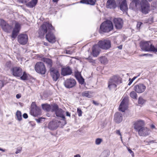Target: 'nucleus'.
<instances>
[{
  "label": "nucleus",
  "mask_w": 157,
  "mask_h": 157,
  "mask_svg": "<svg viewBox=\"0 0 157 157\" xmlns=\"http://www.w3.org/2000/svg\"><path fill=\"white\" fill-rule=\"evenodd\" d=\"M56 116L62 118L63 119H65V117L63 115V111L61 109H59L55 112Z\"/></svg>",
  "instance_id": "obj_27"
},
{
  "label": "nucleus",
  "mask_w": 157,
  "mask_h": 157,
  "mask_svg": "<svg viewBox=\"0 0 157 157\" xmlns=\"http://www.w3.org/2000/svg\"><path fill=\"white\" fill-rule=\"evenodd\" d=\"M43 119H44V118L41 117L38 119H36L35 120L38 123H40L42 121V120Z\"/></svg>",
  "instance_id": "obj_45"
},
{
  "label": "nucleus",
  "mask_w": 157,
  "mask_h": 157,
  "mask_svg": "<svg viewBox=\"0 0 157 157\" xmlns=\"http://www.w3.org/2000/svg\"><path fill=\"white\" fill-rule=\"evenodd\" d=\"M0 26L4 31L7 33L10 32L12 28L11 25L2 19H0Z\"/></svg>",
  "instance_id": "obj_7"
},
{
  "label": "nucleus",
  "mask_w": 157,
  "mask_h": 157,
  "mask_svg": "<svg viewBox=\"0 0 157 157\" xmlns=\"http://www.w3.org/2000/svg\"><path fill=\"white\" fill-rule=\"evenodd\" d=\"M20 29V24L16 22L15 24L14 28L12 32L11 37L13 39H15Z\"/></svg>",
  "instance_id": "obj_14"
},
{
  "label": "nucleus",
  "mask_w": 157,
  "mask_h": 157,
  "mask_svg": "<svg viewBox=\"0 0 157 157\" xmlns=\"http://www.w3.org/2000/svg\"><path fill=\"white\" fill-rule=\"evenodd\" d=\"M122 120L123 115L121 113L117 112L115 114L114 120L116 122L119 123L122 121Z\"/></svg>",
  "instance_id": "obj_24"
},
{
  "label": "nucleus",
  "mask_w": 157,
  "mask_h": 157,
  "mask_svg": "<svg viewBox=\"0 0 157 157\" xmlns=\"http://www.w3.org/2000/svg\"><path fill=\"white\" fill-rule=\"evenodd\" d=\"M60 123V122L58 120H53L49 123L48 128L52 130L56 129L59 125Z\"/></svg>",
  "instance_id": "obj_15"
},
{
  "label": "nucleus",
  "mask_w": 157,
  "mask_h": 157,
  "mask_svg": "<svg viewBox=\"0 0 157 157\" xmlns=\"http://www.w3.org/2000/svg\"><path fill=\"white\" fill-rule=\"evenodd\" d=\"M58 107V106L57 105L54 104L51 106V110L52 112L54 111L56 112L59 109Z\"/></svg>",
  "instance_id": "obj_39"
},
{
  "label": "nucleus",
  "mask_w": 157,
  "mask_h": 157,
  "mask_svg": "<svg viewBox=\"0 0 157 157\" xmlns=\"http://www.w3.org/2000/svg\"><path fill=\"white\" fill-rule=\"evenodd\" d=\"M113 29V25L112 22L110 21H107L103 22L100 26L99 32H109Z\"/></svg>",
  "instance_id": "obj_2"
},
{
  "label": "nucleus",
  "mask_w": 157,
  "mask_h": 157,
  "mask_svg": "<svg viewBox=\"0 0 157 157\" xmlns=\"http://www.w3.org/2000/svg\"><path fill=\"white\" fill-rule=\"evenodd\" d=\"M145 102V101L142 98L140 97L138 100V103L142 105Z\"/></svg>",
  "instance_id": "obj_41"
},
{
  "label": "nucleus",
  "mask_w": 157,
  "mask_h": 157,
  "mask_svg": "<svg viewBox=\"0 0 157 157\" xmlns=\"http://www.w3.org/2000/svg\"><path fill=\"white\" fill-rule=\"evenodd\" d=\"M20 79L22 80H26L28 79V76L25 71L22 72V75L20 76Z\"/></svg>",
  "instance_id": "obj_36"
},
{
  "label": "nucleus",
  "mask_w": 157,
  "mask_h": 157,
  "mask_svg": "<svg viewBox=\"0 0 157 157\" xmlns=\"http://www.w3.org/2000/svg\"><path fill=\"white\" fill-rule=\"evenodd\" d=\"M140 136H146L148 135L150 132V129L145 127H143L137 131Z\"/></svg>",
  "instance_id": "obj_13"
},
{
  "label": "nucleus",
  "mask_w": 157,
  "mask_h": 157,
  "mask_svg": "<svg viewBox=\"0 0 157 157\" xmlns=\"http://www.w3.org/2000/svg\"><path fill=\"white\" fill-rule=\"evenodd\" d=\"M29 0H19V1L22 3H24L27 2Z\"/></svg>",
  "instance_id": "obj_50"
},
{
  "label": "nucleus",
  "mask_w": 157,
  "mask_h": 157,
  "mask_svg": "<svg viewBox=\"0 0 157 157\" xmlns=\"http://www.w3.org/2000/svg\"><path fill=\"white\" fill-rule=\"evenodd\" d=\"M40 108L37 107L35 103L33 102L31 105V111L33 113V114L35 116L39 114L40 113Z\"/></svg>",
  "instance_id": "obj_20"
},
{
  "label": "nucleus",
  "mask_w": 157,
  "mask_h": 157,
  "mask_svg": "<svg viewBox=\"0 0 157 157\" xmlns=\"http://www.w3.org/2000/svg\"><path fill=\"white\" fill-rule=\"evenodd\" d=\"M13 65L11 62L10 61H8L6 62L5 66V69L6 70H8Z\"/></svg>",
  "instance_id": "obj_33"
},
{
  "label": "nucleus",
  "mask_w": 157,
  "mask_h": 157,
  "mask_svg": "<svg viewBox=\"0 0 157 157\" xmlns=\"http://www.w3.org/2000/svg\"><path fill=\"white\" fill-rule=\"evenodd\" d=\"M21 149H17L16 151L15 152V153L16 154H17L20 153L21 152Z\"/></svg>",
  "instance_id": "obj_53"
},
{
  "label": "nucleus",
  "mask_w": 157,
  "mask_h": 157,
  "mask_svg": "<svg viewBox=\"0 0 157 157\" xmlns=\"http://www.w3.org/2000/svg\"><path fill=\"white\" fill-rule=\"evenodd\" d=\"M66 53L67 54H71V52L67 50H66Z\"/></svg>",
  "instance_id": "obj_56"
},
{
  "label": "nucleus",
  "mask_w": 157,
  "mask_h": 157,
  "mask_svg": "<svg viewBox=\"0 0 157 157\" xmlns=\"http://www.w3.org/2000/svg\"><path fill=\"white\" fill-rule=\"evenodd\" d=\"M130 96L132 98L136 99L137 97V95L136 92L135 91H132L130 94Z\"/></svg>",
  "instance_id": "obj_37"
},
{
  "label": "nucleus",
  "mask_w": 157,
  "mask_h": 157,
  "mask_svg": "<svg viewBox=\"0 0 157 157\" xmlns=\"http://www.w3.org/2000/svg\"><path fill=\"white\" fill-rule=\"evenodd\" d=\"M92 93L89 91H85L83 92L82 95L83 96L87 97L89 98H91L92 96Z\"/></svg>",
  "instance_id": "obj_34"
},
{
  "label": "nucleus",
  "mask_w": 157,
  "mask_h": 157,
  "mask_svg": "<svg viewBox=\"0 0 157 157\" xmlns=\"http://www.w3.org/2000/svg\"><path fill=\"white\" fill-rule=\"evenodd\" d=\"M139 0H133L130 3V8L134 10H136L138 9V6L140 4Z\"/></svg>",
  "instance_id": "obj_22"
},
{
  "label": "nucleus",
  "mask_w": 157,
  "mask_h": 157,
  "mask_svg": "<svg viewBox=\"0 0 157 157\" xmlns=\"http://www.w3.org/2000/svg\"><path fill=\"white\" fill-rule=\"evenodd\" d=\"M42 109L43 110L46 111H51V106L47 104H42L41 105Z\"/></svg>",
  "instance_id": "obj_30"
},
{
  "label": "nucleus",
  "mask_w": 157,
  "mask_h": 157,
  "mask_svg": "<svg viewBox=\"0 0 157 157\" xmlns=\"http://www.w3.org/2000/svg\"><path fill=\"white\" fill-rule=\"evenodd\" d=\"M77 112L79 116L80 117L82 116V112L80 108H78Z\"/></svg>",
  "instance_id": "obj_42"
},
{
  "label": "nucleus",
  "mask_w": 157,
  "mask_h": 157,
  "mask_svg": "<svg viewBox=\"0 0 157 157\" xmlns=\"http://www.w3.org/2000/svg\"><path fill=\"white\" fill-rule=\"evenodd\" d=\"M66 116H67L70 117V113L69 112H66Z\"/></svg>",
  "instance_id": "obj_57"
},
{
  "label": "nucleus",
  "mask_w": 157,
  "mask_h": 157,
  "mask_svg": "<svg viewBox=\"0 0 157 157\" xmlns=\"http://www.w3.org/2000/svg\"><path fill=\"white\" fill-rule=\"evenodd\" d=\"M142 24V23L140 22H137L136 25V27L138 29H139L140 27L141 26Z\"/></svg>",
  "instance_id": "obj_44"
},
{
  "label": "nucleus",
  "mask_w": 157,
  "mask_h": 157,
  "mask_svg": "<svg viewBox=\"0 0 157 157\" xmlns=\"http://www.w3.org/2000/svg\"><path fill=\"white\" fill-rule=\"evenodd\" d=\"M137 76H135L133 78L131 79V80L133 81L134 80L137 78Z\"/></svg>",
  "instance_id": "obj_61"
},
{
  "label": "nucleus",
  "mask_w": 157,
  "mask_h": 157,
  "mask_svg": "<svg viewBox=\"0 0 157 157\" xmlns=\"http://www.w3.org/2000/svg\"><path fill=\"white\" fill-rule=\"evenodd\" d=\"M95 0H82L80 1V2L83 4H89L91 5H94L95 4Z\"/></svg>",
  "instance_id": "obj_28"
},
{
  "label": "nucleus",
  "mask_w": 157,
  "mask_h": 157,
  "mask_svg": "<svg viewBox=\"0 0 157 157\" xmlns=\"http://www.w3.org/2000/svg\"><path fill=\"white\" fill-rule=\"evenodd\" d=\"M140 11L146 14L150 11V4L147 0H141L140 2Z\"/></svg>",
  "instance_id": "obj_3"
},
{
  "label": "nucleus",
  "mask_w": 157,
  "mask_h": 157,
  "mask_svg": "<svg viewBox=\"0 0 157 157\" xmlns=\"http://www.w3.org/2000/svg\"><path fill=\"white\" fill-rule=\"evenodd\" d=\"M134 129L136 131H137L140 128L144 125V122L142 120L135 121L133 122Z\"/></svg>",
  "instance_id": "obj_17"
},
{
  "label": "nucleus",
  "mask_w": 157,
  "mask_h": 157,
  "mask_svg": "<svg viewBox=\"0 0 157 157\" xmlns=\"http://www.w3.org/2000/svg\"><path fill=\"white\" fill-rule=\"evenodd\" d=\"M16 116L17 119L19 121H21L22 120V115L21 111H17L16 113Z\"/></svg>",
  "instance_id": "obj_38"
},
{
  "label": "nucleus",
  "mask_w": 157,
  "mask_h": 157,
  "mask_svg": "<svg viewBox=\"0 0 157 157\" xmlns=\"http://www.w3.org/2000/svg\"><path fill=\"white\" fill-rule=\"evenodd\" d=\"M35 69L37 72L41 74H45L46 71L45 65L42 62L37 63L35 65Z\"/></svg>",
  "instance_id": "obj_5"
},
{
  "label": "nucleus",
  "mask_w": 157,
  "mask_h": 157,
  "mask_svg": "<svg viewBox=\"0 0 157 157\" xmlns=\"http://www.w3.org/2000/svg\"><path fill=\"white\" fill-rule=\"evenodd\" d=\"M154 52H157V44L156 46V47H155V49L154 50Z\"/></svg>",
  "instance_id": "obj_55"
},
{
  "label": "nucleus",
  "mask_w": 157,
  "mask_h": 157,
  "mask_svg": "<svg viewBox=\"0 0 157 157\" xmlns=\"http://www.w3.org/2000/svg\"><path fill=\"white\" fill-rule=\"evenodd\" d=\"M21 97V95L20 94H18L16 95V97L17 99L20 98Z\"/></svg>",
  "instance_id": "obj_52"
},
{
  "label": "nucleus",
  "mask_w": 157,
  "mask_h": 157,
  "mask_svg": "<svg viewBox=\"0 0 157 157\" xmlns=\"http://www.w3.org/2000/svg\"><path fill=\"white\" fill-rule=\"evenodd\" d=\"M53 0V2H58V1L59 0Z\"/></svg>",
  "instance_id": "obj_63"
},
{
  "label": "nucleus",
  "mask_w": 157,
  "mask_h": 157,
  "mask_svg": "<svg viewBox=\"0 0 157 157\" xmlns=\"http://www.w3.org/2000/svg\"><path fill=\"white\" fill-rule=\"evenodd\" d=\"M102 141V140L101 138H97L95 140V144L96 145H99Z\"/></svg>",
  "instance_id": "obj_40"
},
{
  "label": "nucleus",
  "mask_w": 157,
  "mask_h": 157,
  "mask_svg": "<svg viewBox=\"0 0 157 157\" xmlns=\"http://www.w3.org/2000/svg\"><path fill=\"white\" fill-rule=\"evenodd\" d=\"M28 36L26 34H19L17 37L18 42L21 44L25 45L28 41Z\"/></svg>",
  "instance_id": "obj_11"
},
{
  "label": "nucleus",
  "mask_w": 157,
  "mask_h": 157,
  "mask_svg": "<svg viewBox=\"0 0 157 157\" xmlns=\"http://www.w3.org/2000/svg\"><path fill=\"white\" fill-rule=\"evenodd\" d=\"M118 2L120 4V7L121 10L124 12H126L128 10L126 0H118Z\"/></svg>",
  "instance_id": "obj_19"
},
{
  "label": "nucleus",
  "mask_w": 157,
  "mask_h": 157,
  "mask_svg": "<svg viewBox=\"0 0 157 157\" xmlns=\"http://www.w3.org/2000/svg\"><path fill=\"white\" fill-rule=\"evenodd\" d=\"M128 151L131 154V155L132 156H133L134 155V153L130 149L128 148Z\"/></svg>",
  "instance_id": "obj_46"
},
{
  "label": "nucleus",
  "mask_w": 157,
  "mask_h": 157,
  "mask_svg": "<svg viewBox=\"0 0 157 157\" xmlns=\"http://www.w3.org/2000/svg\"><path fill=\"white\" fill-rule=\"evenodd\" d=\"M129 83L128 84V86H130L131 84L132 83V82H133L131 78H129Z\"/></svg>",
  "instance_id": "obj_51"
},
{
  "label": "nucleus",
  "mask_w": 157,
  "mask_h": 157,
  "mask_svg": "<svg viewBox=\"0 0 157 157\" xmlns=\"http://www.w3.org/2000/svg\"><path fill=\"white\" fill-rule=\"evenodd\" d=\"M54 28L51 24L49 23L45 22L43 24L39 30V36L43 37L47 33L46 35V39L50 43H53L56 42V37L52 33Z\"/></svg>",
  "instance_id": "obj_1"
},
{
  "label": "nucleus",
  "mask_w": 157,
  "mask_h": 157,
  "mask_svg": "<svg viewBox=\"0 0 157 157\" xmlns=\"http://www.w3.org/2000/svg\"><path fill=\"white\" fill-rule=\"evenodd\" d=\"M23 117L25 119H27L28 117V115L26 113H24L23 115Z\"/></svg>",
  "instance_id": "obj_49"
},
{
  "label": "nucleus",
  "mask_w": 157,
  "mask_h": 157,
  "mask_svg": "<svg viewBox=\"0 0 157 157\" xmlns=\"http://www.w3.org/2000/svg\"><path fill=\"white\" fill-rule=\"evenodd\" d=\"M98 45L99 47L103 49L107 50L111 47V42L109 40L105 39L99 41Z\"/></svg>",
  "instance_id": "obj_6"
},
{
  "label": "nucleus",
  "mask_w": 157,
  "mask_h": 157,
  "mask_svg": "<svg viewBox=\"0 0 157 157\" xmlns=\"http://www.w3.org/2000/svg\"><path fill=\"white\" fill-rule=\"evenodd\" d=\"M98 45H95L92 48V53L94 56L96 57L99 54L100 50Z\"/></svg>",
  "instance_id": "obj_23"
},
{
  "label": "nucleus",
  "mask_w": 157,
  "mask_h": 157,
  "mask_svg": "<svg viewBox=\"0 0 157 157\" xmlns=\"http://www.w3.org/2000/svg\"><path fill=\"white\" fill-rule=\"evenodd\" d=\"M118 48L119 49H121L122 48V46L121 45L119 46L118 47Z\"/></svg>",
  "instance_id": "obj_62"
},
{
  "label": "nucleus",
  "mask_w": 157,
  "mask_h": 157,
  "mask_svg": "<svg viewBox=\"0 0 157 157\" xmlns=\"http://www.w3.org/2000/svg\"><path fill=\"white\" fill-rule=\"evenodd\" d=\"M10 71L13 75L15 77L21 76L22 74V70L20 67H13L11 69Z\"/></svg>",
  "instance_id": "obj_9"
},
{
  "label": "nucleus",
  "mask_w": 157,
  "mask_h": 157,
  "mask_svg": "<svg viewBox=\"0 0 157 157\" xmlns=\"http://www.w3.org/2000/svg\"><path fill=\"white\" fill-rule=\"evenodd\" d=\"M140 47L143 51L154 52L155 47L149 41L141 43Z\"/></svg>",
  "instance_id": "obj_4"
},
{
  "label": "nucleus",
  "mask_w": 157,
  "mask_h": 157,
  "mask_svg": "<svg viewBox=\"0 0 157 157\" xmlns=\"http://www.w3.org/2000/svg\"><path fill=\"white\" fill-rule=\"evenodd\" d=\"M146 86L143 83H139L134 85L133 89L138 93H141L146 89Z\"/></svg>",
  "instance_id": "obj_10"
},
{
  "label": "nucleus",
  "mask_w": 157,
  "mask_h": 157,
  "mask_svg": "<svg viewBox=\"0 0 157 157\" xmlns=\"http://www.w3.org/2000/svg\"><path fill=\"white\" fill-rule=\"evenodd\" d=\"M128 102V99L127 98H124L119 106V110L122 112H124L127 108Z\"/></svg>",
  "instance_id": "obj_16"
},
{
  "label": "nucleus",
  "mask_w": 157,
  "mask_h": 157,
  "mask_svg": "<svg viewBox=\"0 0 157 157\" xmlns=\"http://www.w3.org/2000/svg\"><path fill=\"white\" fill-rule=\"evenodd\" d=\"M50 73L54 81H56L60 76L59 73L57 70L54 68H50Z\"/></svg>",
  "instance_id": "obj_12"
},
{
  "label": "nucleus",
  "mask_w": 157,
  "mask_h": 157,
  "mask_svg": "<svg viewBox=\"0 0 157 157\" xmlns=\"http://www.w3.org/2000/svg\"><path fill=\"white\" fill-rule=\"evenodd\" d=\"M43 60L47 64V66L49 67L50 69L52 68V62L51 59L47 58H44L43 59Z\"/></svg>",
  "instance_id": "obj_26"
},
{
  "label": "nucleus",
  "mask_w": 157,
  "mask_h": 157,
  "mask_svg": "<svg viewBox=\"0 0 157 157\" xmlns=\"http://www.w3.org/2000/svg\"><path fill=\"white\" fill-rule=\"evenodd\" d=\"M116 133L117 134L121 136V138L122 139L121 135L119 130H117L116 132Z\"/></svg>",
  "instance_id": "obj_48"
},
{
  "label": "nucleus",
  "mask_w": 157,
  "mask_h": 157,
  "mask_svg": "<svg viewBox=\"0 0 157 157\" xmlns=\"http://www.w3.org/2000/svg\"><path fill=\"white\" fill-rule=\"evenodd\" d=\"M75 80L73 78H70L66 80L64 82V85L67 88H72L75 86L76 84Z\"/></svg>",
  "instance_id": "obj_8"
},
{
  "label": "nucleus",
  "mask_w": 157,
  "mask_h": 157,
  "mask_svg": "<svg viewBox=\"0 0 157 157\" xmlns=\"http://www.w3.org/2000/svg\"><path fill=\"white\" fill-rule=\"evenodd\" d=\"M30 123L31 125L32 126H33L35 125V124L33 121H31L30 122Z\"/></svg>",
  "instance_id": "obj_54"
},
{
  "label": "nucleus",
  "mask_w": 157,
  "mask_h": 157,
  "mask_svg": "<svg viewBox=\"0 0 157 157\" xmlns=\"http://www.w3.org/2000/svg\"><path fill=\"white\" fill-rule=\"evenodd\" d=\"M78 81H79V83L80 84L82 85L84 84V79L83 78H79V79H78Z\"/></svg>",
  "instance_id": "obj_43"
},
{
  "label": "nucleus",
  "mask_w": 157,
  "mask_h": 157,
  "mask_svg": "<svg viewBox=\"0 0 157 157\" xmlns=\"http://www.w3.org/2000/svg\"><path fill=\"white\" fill-rule=\"evenodd\" d=\"M4 85V82L2 81H0V87L2 88Z\"/></svg>",
  "instance_id": "obj_47"
},
{
  "label": "nucleus",
  "mask_w": 157,
  "mask_h": 157,
  "mask_svg": "<svg viewBox=\"0 0 157 157\" xmlns=\"http://www.w3.org/2000/svg\"><path fill=\"white\" fill-rule=\"evenodd\" d=\"M119 81V77L117 76H113L110 79L109 82H112L113 83H117Z\"/></svg>",
  "instance_id": "obj_32"
},
{
  "label": "nucleus",
  "mask_w": 157,
  "mask_h": 157,
  "mask_svg": "<svg viewBox=\"0 0 157 157\" xmlns=\"http://www.w3.org/2000/svg\"><path fill=\"white\" fill-rule=\"evenodd\" d=\"M148 55H149L147 54H145L141 55H140V56H147Z\"/></svg>",
  "instance_id": "obj_59"
},
{
  "label": "nucleus",
  "mask_w": 157,
  "mask_h": 157,
  "mask_svg": "<svg viewBox=\"0 0 157 157\" xmlns=\"http://www.w3.org/2000/svg\"><path fill=\"white\" fill-rule=\"evenodd\" d=\"M74 157H81V156L79 154H77L74 155Z\"/></svg>",
  "instance_id": "obj_60"
},
{
  "label": "nucleus",
  "mask_w": 157,
  "mask_h": 157,
  "mask_svg": "<svg viewBox=\"0 0 157 157\" xmlns=\"http://www.w3.org/2000/svg\"><path fill=\"white\" fill-rule=\"evenodd\" d=\"M113 21L116 29H120L122 27L123 22L121 19L120 18H115L114 19Z\"/></svg>",
  "instance_id": "obj_18"
},
{
  "label": "nucleus",
  "mask_w": 157,
  "mask_h": 157,
  "mask_svg": "<svg viewBox=\"0 0 157 157\" xmlns=\"http://www.w3.org/2000/svg\"><path fill=\"white\" fill-rule=\"evenodd\" d=\"M107 8L114 9L116 7V4L114 0H108L106 3Z\"/></svg>",
  "instance_id": "obj_25"
},
{
  "label": "nucleus",
  "mask_w": 157,
  "mask_h": 157,
  "mask_svg": "<svg viewBox=\"0 0 157 157\" xmlns=\"http://www.w3.org/2000/svg\"><path fill=\"white\" fill-rule=\"evenodd\" d=\"M93 103L95 105H98V103L94 101H93Z\"/></svg>",
  "instance_id": "obj_58"
},
{
  "label": "nucleus",
  "mask_w": 157,
  "mask_h": 157,
  "mask_svg": "<svg viewBox=\"0 0 157 157\" xmlns=\"http://www.w3.org/2000/svg\"><path fill=\"white\" fill-rule=\"evenodd\" d=\"M117 84L113 83L112 82H109L108 87L110 90H116L117 87Z\"/></svg>",
  "instance_id": "obj_31"
},
{
  "label": "nucleus",
  "mask_w": 157,
  "mask_h": 157,
  "mask_svg": "<svg viewBox=\"0 0 157 157\" xmlns=\"http://www.w3.org/2000/svg\"><path fill=\"white\" fill-rule=\"evenodd\" d=\"M72 73L71 69L69 67L63 68L61 70V74L63 76L70 75Z\"/></svg>",
  "instance_id": "obj_21"
},
{
  "label": "nucleus",
  "mask_w": 157,
  "mask_h": 157,
  "mask_svg": "<svg viewBox=\"0 0 157 157\" xmlns=\"http://www.w3.org/2000/svg\"><path fill=\"white\" fill-rule=\"evenodd\" d=\"M0 151H2L3 152L5 151V150L0 148Z\"/></svg>",
  "instance_id": "obj_64"
},
{
  "label": "nucleus",
  "mask_w": 157,
  "mask_h": 157,
  "mask_svg": "<svg viewBox=\"0 0 157 157\" xmlns=\"http://www.w3.org/2000/svg\"><path fill=\"white\" fill-rule=\"evenodd\" d=\"M38 0H32L26 4L27 7L32 8L35 6Z\"/></svg>",
  "instance_id": "obj_29"
},
{
  "label": "nucleus",
  "mask_w": 157,
  "mask_h": 157,
  "mask_svg": "<svg viewBox=\"0 0 157 157\" xmlns=\"http://www.w3.org/2000/svg\"><path fill=\"white\" fill-rule=\"evenodd\" d=\"M99 61L101 63L103 64H106L108 62L107 58L105 56H101L100 57Z\"/></svg>",
  "instance_id": "obj_35"
}]
</instances>
